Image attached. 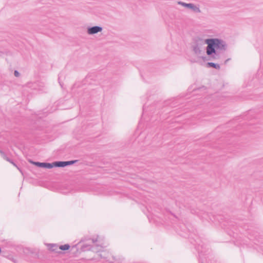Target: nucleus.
Returning <instances> with one entry per match:
<instances>
[{
	"label": "nucleus",
	"mask_w": 263,
	"mask_h": 263,
	"mask_svg": "<svg viewBox=\"0 0 263 263\" xmlns=\"http://www.w3.org/2000/svg\"><path fill=\"white\" fill-rule=\"evenodd\" d=\"M205 43L208 45L206 54L214 60L219 58V52H224L227 49L226 42L218 38L206 39Z\"/></svg>",
	"instance_id": "1"
},
{
	"label": "nucleus",
	"mask_w": 263,
	"mask_h": 263,
	"mask_svg": "<svg viewBox=\"0 0 263 263\" xmlns=\"http://www.w3.org/2000/svg\"><path fill=\"white\" fill-rule=\"evenodd\" d=\"M205 42L206 39L203 40L199 37L194 40V44L192 45V48L195 54L199 55L204 53L203 46L204 45L206 44Z\"/></svg>",
	"instance_id": "2"
},
{
	"label": "nucleus",
	"mask_w": 263,
	"mask_h": 263,
	"mask_svg": "<svg viewBox=\"0 0 263 263\" xmlns=\"http://www.w3.org/2000/svg\"><path fill=\"white\" fill-rule=\"evenodd\" d=\"M195 249L198 251V256H199V261H200V260L201 259L202 256L204 255V254L206 252V246L202 242H201L200 240H195Z\"/></svg>",
	"instance_id": "3"
},
{
	"label": "nucleus",
	"mask_w": 263,
	"mask_h": 263,
	"mask_svg": "<svg viewBox=\"0 0 263 263\" xmlns=\"http://www.w3.org/2000/svg\"><path fill=\"white\" fill-rule=\"evenodd\" d=\"M179 5L184 6L185 8L192 10L194 12L196 13H200L201 12L199 8L192 3H185L183 2L179 1L178 2Z\"/></svg>",
	"instance_id": "4"
},
{
	"label": "nucleus",
	"mask_w": 263,
	"mask_h": 263,
	"mask_svg": "<svg viewBox=\"0 0 263 263\" xmlns=\"http://www.w3.org/2000/svg\"><path fill=\"white\" fill-rule=\"evenodd\" d=\"M103 28L102 27L99 26H95L92 27H88L87 28V32L88 34L92 35L101 32Z\"/></svg>",
	"instance_id": "5"
},
{
	"label": "nucleus",
	"mask_w": 263,
	"mask_h": 263,
	"mask_svg": "<svg viewBox=\"0 0 263 263\" xmlns=\"http://www.w3.org/2000/svg\"><path fill=\"white\" fill-rule=\"evenodd\" d=\"M98 247V246L93 247V246H90V245L84 244L81 246V251L82 252H84L86 251L91 250L93 252H98L100 251V250H98L96 249V248Z\"/></svg>",
	"instance_id": "6"
},
{
	"label": "nucleus",
	"mask_w": 263,
	"mask_h": 263,
	"mask_svg": "<svg viewBox=\"0 0 263 263\" xmlns=\"http://www.w3.org/2000/svg\"><path fill=\"white\" fill-rule=\"evenodd\" d=\"M47 246L49 247V249L52 251L57 252L58 250L59 249V246H58L57 244L49 243L47 245Z\"/></svg>",
	"instance_id": "7"
},
{
	"label": "nucleus",
	"mask_w": 263,
	"mask_h": 263,
	"mask_svg": "<svg viewBox=\"0 0 263 263\" xmlns=\"http://www.w3.org/2000/svg\"><path fill=\"white\" fill-rule=\"evenodd\" d=\"M29 162L30 163L34 164V165H35L39 167L44 168L45 162H36V161H33V160H29Z\"/></svg>",
	"instance_id": "8"
},
{
	"label": "nucleus",
	"mask_w": 263,
	"mask_h": 263,
	"mask_svg": "<svg viewBox=\"0 0 263 263\" xmlns=\"http://www.w3.org/2000/svg\"><path fill=\"white\" fill-rule=\"evenodd\" d=\"M207 65L209 67H212L218 70L220 69V66L218 64L214 63L213 62H208L207 63Z\"/></svg>",
	"instance_id": "9"
},
{
	"label": "nucleus",
	"mask_w": 263,
	"mask_h": 263,
	"mask_svg": "<svg viewBox=\"0 0 263 263\" xmlns=\"http://www.w3.org/2000/svg\"><path fill=\"white\" fill-rule=\"evenodd\" d=\"M55 167H64L66 166L65 161H55Z\"/></svg>",
	"instance_id": "10"
},
{
	"label": "nucleus",
	"mask_w": 263,
	"mask_h": 263,
	"mask_svg": "<svg viewBox=\"0 0 263 263\" xmlns=\"http://www.w3.org/2000/svg\"><path fill=\"white\" fill-rule=\"evenodd\" d=\"M55 167V161L52 163L45 162L44 168L50 169Z\"/></svg>",
	"instance_id": "11"
},
{
	"label": "nucleus",
	"mask_w": 263,
	"mask_h": 263,
	"mask_svg": "<svg viewBox=\"0 0 263 263\" xmlns=\"http://www.w3.org/2000/svg\"><path fill=\"white\" fill-rule=\"evenodd\" d=\"M0 154L2 157H3L4 159L6 160L8 162H10L12 160L9 157H8L6 154L2 150H0Z\"/></svg>",
	"instance_id": "12"
},
{
	"label": "nucleus",
	"mask_w": 263,
	"mask_h": 263,
	"mask_svg": "<svg viewBox=\"0 0 263 263\" xmlns=\"http://www.w3.org/2000/svg\"><path fill=\"white\" fill-rule=\"evenodd\" d=\"M0 154L2 157H3L4 159L6 160L8 162H10L12 160L9 157H8L6 154L2 150H0Z\"/></svg>",
	"instance_id": "13"
},
{
	"label": "nucleus",
	"mask_w": 263,
	"mask_h": 263,
	"mask_svg": "<svg viewBox=\"0 0 263 263\" xmlns=\"http://www.w3.org/2000/svg\"><path fill=\"white\" fill-rule=\"evenodd\" d=\"M70 246L68 244H65L64 245H61L59 246V249L62 251H66L70 249Z\"/></svg>",
	"instance_id": "14"
},
{
	"label": "nucleus",
	"mask_w": 263,
	"mask_h": 263,
	"mask_svg": "<svg viewBox=\"0 0 263 263\" xmlns=\"http://www.w3.org/2000/svg\"><path fill=\"white\" fill-rule=\"evenodd\" d=\"M78 161V160H71V161H65L66 166L70 165H72V164H74Z\"/></svg>",
	"instance_id": "15"
},
{
	"label": "nucleus",
	"mask_w": 263,
	"mask_h": 263,
	"mask_svg": "<svg viewBox=\"0 0 263 263\" xmlns=\"http://www.w3.org/2000/svg\"><path fill=\"white\" fill-rule=\"evenodd\" d=\"M12 164H13L14 166H15L21 172H22L20 168L17 165V164L12 160H11L10 162Z\"/></svg>",
	"instance_id": "16"
},
{
	"label": "nucleus",
	"mask_w": 263,
	"mask_h": 263,
	"mask_svg": "<svg viewBox=\"0 0 263 263\" xmlns=\"http://www.w3.org/2000/svg\"><path fill=\"white\" fill-rule=\"evenodd\" d=\"M14 74L15 77H18L20 76V73L17 70H15L14 72Z\"/></svg>",
	"instance_id": "17"
},
{
	"label": "nucleus",
	"mask_w": 263,
	"mask_h": 263,
	"mask_svg": "<svg viewBox=\"0 0 263 263\" xmlns=\"http://www.w3.org/2000/svg\"><path fill=\"white\" fill-rule=\"evenodd\" d=\"M88 240H90V238H82V239L81 240V241H80V242H82V241H83H83H86Z\"/></svg>",
	"instance_id": "18"
},
{
	"label": "nucleus",
	"mask_w": 263,
	"mask_h": 263,
	"mask_svg": "<svg viewBox=\"0 0 263 263\" xmlns=\"http://www.w3.org/2000/svg\"><path fill=\"white\" fill-rule=\"evenodd\" d=\"M91 240H92V243H95L98 241V239L97 238L92 239Z\"/></svg>",
	"instance_id": "19"
},
{
	"label": "nucleus",
	"mask_w": 263,
	"mask_h": 263,
	"mask_svg": "<svg viewBox=\"0 0 263 263\" xmlns=\"http://www.w3.org/2000/svg\"><path fill=\"white\" fill-rule=\"evenodd\" d=\"M230 59H228L227 60H226L224 62V64H226L227 63V62H228V61L230 60Z\"/></svg>",
	"instance_id": "20"
},
{
	"label": "nucleus",
	"mask_w": 263,
	"mask_h": 263,
	"mask_svg": "<svg viewBox=\"0 0 263 263\" xmlns=\"http://www.w3.org/2000/svg\"><path fill=\"white\" fill-rule=\"evenodd\" d=\"M98 255L99 256V257L100 258H104V257H103V256H102V255L101 254H98Z\"/></svg>",
	"instance_id": "21"
},
{
	"label": "nucleus",
	"mask_w": 263,
	"mask_h": 263,
	"mask_svg": "<svg viewBox=\"0 0 263 263\" xmlns=\"http://www.w3.org/2000/svg\"><path fill=\"white\" fill-rule=\"evenodd\" d=\"M145 105H144L143 106V111L145 110Z\"/></svg>",
	"instance_id": "22"
},
{
	"label": "nucleus",
	"mask_w": 263,
	"mask_h": 263,
	"mask_svg": "<svg viewBox=\"0 0 263 263\" xmlns=\"http://www.w3.org/2000/svg\"><path fill=\"white\" fill-rule=\"evenodd\" d=\"M59 83H60V85L61 86V87H62V85L60 81H59Z\"/></svg>",
	"instance_id": "23"
},
{
	"label": "nucleus",
	"mask_w": 263,
	"mask_h": 263,
	"mask_svg": "<svg viewBox=\"0 0 263 263\" xmlns=\"http://www.w3.org/2000/svg\"><path fill=\"white\" fill-rule=\"evenodd\" d=\"M77 245H75V246H73V247H76Z\"/></svg>",
	"instance_id": "24"
},
{
	"label": "nucleus",
	"mask_w": 263,
	"mask_h": 263,
	"mask_svg": "<svg viewBox=\"0 0 263 263\" xmlns=\"http://www.w3.org/2000/svg\"><path fill=\"white\" fill-rule=\"evenodd\" d=\"M1 251H2L1 248H0V253H1Z\"/></svg>",
	"instance_id": "25"
},
{
	"label": "nucleus",
	"mask_w": 263,
	"mask_h": 263,
	"mask_svg": "<svg viewBox=\"0 0 263 263\" xmlns=\"http://www.w3.org/2000/svg\"><path fill=\"white\" fill-rule=\"evenodd\" d=\"M201 263H203V262H201Z\"/></svg>",
	"instance_id": "26"
}]
</instances>
